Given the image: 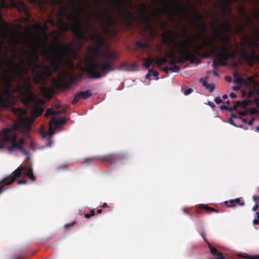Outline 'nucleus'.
I'll return each instance as SVG.
<instances>
[{
    "label": "nucleus",
    "instance_id": "obj_1",
    "mask_svg": "<svg viewBox=\"0 0 259 259\" xmlns=\"http://www.w3.org/2000/svg\"><path fill=\"white\" fill-rule=\"evenodd\" d=\"M61 14L63 16H67L68 20L73 21L71 28L76 37L80 40L88 41L90 39L94 41L96 47H91L90 51L97 57H102L101 61L89 62L85 64L84 71L89 75V77L99 79L105 76L108 73L115 70V61L118 59L119 55L110 50L102 53V48L105 50H108L109 48L104 37L98 34H89L88 38L85 33L91 28V26L89 23L84 22L79 14L67 15L63 11Z\"/></svg>",
    "mask_w": 259,
    "mask_h": 259
},
{
    "label": "nucleus",
    "instance_id": "obj_2",
    "mask_svg": "<svg viewBox=\"0 0 259 259\" xmlns=\"http://www.w3.org/2000/svg\"><path fill=\"white\" fill-rule=\"evenodd\" d=\"M30 47L31 52L23 49L22 51H19L18 54L20 56V59H22L25 55L27 56V67L28 69L31 68V72L34 74L33 81L35 83L39 84L46 77L52 76L53 73L57 72L62 66L64 60L68 61L70 67L73 69V63L70 57L76 54L74 48L70 44L58 45L59 49H56V54H54L52 48L41 50V55L46 58L50 65L38 62L39 58L37 53L39 51V47L34 44Z\"/></svg>",
    "mask_w": 259,
    "mask_h": 259
},
{
    "label": "nucleus",
    "instance_id": "obj_3",
    "mask_svg": "<svg viewBox=\"0 0 259 259\" xmlns=\"http://www.w3.org/2000/svg\"><path fill=\"white\" fill-rule=\"evenodd\" d=\"M203 17L202 14H197V16L195 17L196 21H199L201 23L202 34L199 35V38L203 39L204 41L194 48L193 53L196 57L197 56L203 58L213 57L217 54V47L214 45V39L206 37L207 27V25L202 21Z\"/></svg>",
    "mask_w": 259,
    "mask_h": 259
},
{
    "label": "nucleus",
    "instance_id": "obj_4",
    "mask_svg": "<svg viewBox=\"0 0 259 259\" xmlns=\"http://www.w3.org/2000/svg\"><path fill=\"white\" fill-rule=\"evenodd\" d=\"M20 125L18 123L4 128L1 132V136L4 141L11 142V145L8 147L9 152H11L16 150H20L21 147L25 143V140L21 138L18 142H17V133L19 131Z\"/></svg>",
    "mask_w": 259,
    "mask_h": 259
},
{
    "label": "nucleus",
    "instance_id": "obj_5",
    "mask_svg": "<svg viewBox=\"0 0 259 259\" xmlns=\"http://www.w3.org/2000/svg\"><path fill=\"white\" fill-rule=\"evenodd\" d=\"M175 49L178 50V53L181 55L177 59V63H184L186 61H189L191 63L199 64L200 60L195 57L193 52H191L188 49L189 46V42L186 40L179 41V44L177 42L172 40Z\"/></svg>",
    "mask_w": 259,
    "mask_h": 259
},
{
    "label": "nucleus",
    "instance_id": "obj_6",
    "mask_svg": "<svg viewBox=\"0 0 259 259\" xmlns=\"http://www.w3.org/2000/svg\"><path fill=\"white\" fill-rule=\"evenodd\" d=\"M23 173L28 177L32 182L35 181V177L33 174L32 167L25 168L22 166H19L10 176L6 178L0 182V194L3 192L4 186L14 183L16 179L19 178Z\"/></svg>",
    "mask_w": 259,
    "mask_h": 259
},
{
    "label": "nucleus",
    "instance_id": "obj_7",
    "mask_svg": "<svg viewBox=\"0 0 259 259\" xmlns=\"http://www.w3.org/2000/svg\"><path fill=\"white\" fill-rule=\"evenodd\" d=\"M258 41L257 40L256 42H252V47L254 49H251L249 52L245 47L240 48L241 59L250 66H252L256 62H259Z\"/></svg>",
    "mask_w": 259,
    "mask_h": 259
},
{
    "label": "nucleus",
    "instance_id": "obj_8",
    "mask_svg": "<svg viewBox=\"0 0 259 259\" xmlns=\"http://www.w3.org/2000/svg\"><path fill=\"white\" fill-rule=\"evenodd\" d=\"M63 73L64 76L59 78H53L52 82L57 89L68 90L76 83V77L64 67Z\"/></svg>",
    "mask_w": 259,
    "mask_h": 259
},
{
    "label": "nucleus",
    "instance_id": "obj_9",
    "mask_svg": "<svg viewBox=\"0 0 259 259\" xmlns=\"http://www.w3.org/2000/svg\"><path fill=\"white\" fill-rule=\"evenodd\" d=\"M126 155L123 153L110 154L100 157L101 161H107L111 164H114L119 161L126 159Z\"/></svg>",
    "mask_w": 259,
    "mask_h": 259
},
{
    "label": "nucleus",
    "instance_id": "obj_10",
    "mask_svg": "<svg viewBox=\"0 0 259 259\" xmlns=\"http://www.w3.org/2000/svg\"><path fill=\"white\" fill-rule=\"evenodd\" d=\"M213 27H217V29L213 31V33L214 34V37L212 38V39H214V41L217 40L218 38H220L222 36V33L220 32L221 30L224 32H230L231 30V25L228 20L220 25L218 26L217 25L213 24Z\"/></svg>",
    "mask_w": 259,
    "mask_h": 259
},
{
    "label": "nucleus",
    "instance_id": "obj_11",
    "mask_svg": "<svg viewBox=\"0 0 259 259\" xmlns=\"http://www.w3.org/2000/svg\"><path fill=\"white\" fill-rule=\"evenodd\" d=\"M96 17L99 18L102 23L106 26H110L113 23V20L111 16V12L108 8H106L103 12V15L101 16L98 13L95 12Z\"/></svg>",
    "mask_w": 259,
    "mask_h": 259
},
{
    "label": "nucleus",
    "instance_id": "obj_12",
    "mask_svg": "<svg viewBox=\"0 0 259 259\" xmlns=\"http://www.w3.org/2000/svg\"><path fill=\"white\" fill-rule=\"evenodd\" d=\"M221 51L218 52V55L224 60L227 61L230 58H234L236 56L235 53H230L231 47L228 45H222L220 48ZM218 50V48H217Z\"/></svg>",
    "mask_w": 259,
    "mask_h": 259
},
{
    "label": "nucleus",
    "instance_id": "obj_13",
    "mask_svg": "<svg viewBox=\"0 0 259 259\" xmlns=\"http://www.w3.org/2000/svg\"><path fill=\"white\" fill-rule=\"evenodd\" d=\"M66 121L65 118H61L59 120H57L55 117H53L51 121H50V132L48 133H44L42 134V137L44 138L47 137L49 135H52L53 134V130L52 129L53 125L55 126L56 127H58L63 124H65Z\"/></svg>",
    "mask_w": 259,
    "mask_h": 259
},
{
    "label": "nucleus",
    "instance_id": "obj_14",
    "mask_svg": "<svg viewBox=\"0 0 259 259\" xmlns=\"http://www.w3.org/2000/svg\"><path fill=\"white\" fill-rule=\"evenodd\" d=\"M233 77L234 82L240 86L244 84H248L249 81H254L253 78L251 77H248L246 79H243L240 76L237 71L234 72Z\"/></svg>",
    "mask_w": 259,
    "mask_h": 259
},
{
    "label": "nucleus",
    "instance_id": "obj_15",
    "mask_svg": "<svg viewBox=\"0 0 259 259\" xmlns=\"http://www.w3.org/2000/svg\"><path fill=\"white\" fill-rule=\"evenodd\" d=\"M92 95V93L90 90L79 92L74 96L72 101V104L75 105L80 99H87Z\"/></svg>",
    "mask_w": 259,
    "mask_h": 259
},
{
    "label": "nucleus",
    "instance_id": "obj_16",
    "mask_svg": "<svg viewBox=\"0 0 259 259\" xmlns=\"http://www.w3.org/2000/svg\"><path fill=\"white\" fill-rule=\"evenodd\" d=\"M0 37L6 38L7 36V29L9 28L8 23L4 21L3 17L0 14Z\"/></svg>",
    "mask_w": 259,
    "mask_h": 259
},
{
    "label": "nucleus",
    "instance_id": "obj_17",
    "mask_svg": "<svg viewBox=\"0 0 259 259\" xmlns=\"http://www.w3.org/2000/svg\"><path fill=\"white\" fill-rule=\"evenodd\" d=\"M225 204L227 207H232L236 206H243L245 202L241 198H238L235 199H231L229 201H226Z\"/></svg>",
    "mask_w": 259,
    "mask_h": 259
},
{
    "label": "nucleus",
    "instance_id": "obj_18",
    "mask_svg": "<svg viewBox=\"0 0 259 259\" xmlns=\"http://www.w3.org/2000/svg\"><path fill=\"white\" fill-rule=\"evenodd\" d=\"M213 57L212 66L214 69L217 68V66L218 65L221 66H227V61L224 60L221 57L218 55V54Z\"/></svg>",
    "mask_w": 259,
    "mask_h": 259
},
{
    "label": "nucleus",
    "instance_id": "obj_19",
    "mask_svg": "<svg viewBox=\"0 0 259 259\" xmlns=\"http://www.w3.org/2000/svg\"><path fill=\"white\" fill-rule=\"evenodd\" d=\"M170 4L177 12H182L185 13H187V8L186 7L180 4H176L174 0H170Z\"/></svg>",
    "mask_w": 259,
    "mask_h": 259
},
{
    "label": "nucleus",
    "instance_id": "obj_20",
    "mask_svg": "<svg viewBox=\"0 0 259 259\" xmlns=\"http://www.w3.org/2000/svg\"><path fill=\"white\" fill-rule=\"evenodd\" d=\"M201 209H204L209 212H219V210L209 207L207 204H200L199 208L196 209V212L198 213H201V210H200Z\"/></svg>",
    "mask_w": 259,
    "mask_h": 259
},
{
    "label": "nucleus",
    "instance_id": "obj_21",
    "mask_svg": "<svg viewBox=\"0 0 259 259\" xmlns=\"http://www.w3.org/2000/svg\"><path fill=\"white\" fill-rule=\"evenodd\" d=\"M155 63L154 59L151 57H149L144 60V66L146 68H149L153 63Z\"/></svg>",
    "mask_w": 259,
    "mask_h": 259
},
{
    "label": "nucleus",
    "instance_id": "obj_22",
    "mask_svg": "<svg viewBox=\"0 0 259 259\" xmlns=\"http://www.w3.org/2000/svg\"><path fill=\"white\" fill-rule=\"evenodd\" d=\"M137 64L134 63L133 64H128L126 63L122 64L120 66V69H124L125 70H130L133 68L137 67Z\"/></svg>",
    "mask_w": 259,
    "mask_h": 259
},
{
    "label": "nucleus",
    "instance_id": "obj_23",
    "mask_svg": "<svg viewBox=\"0 0 259 259\" xmlns=\"http://www.w3.org/2000/svg\"><path fill=\"white\" fill-rule=\"evenodd\" d=\"M44 111V109L39 107V106H36L35 107L33 111H32V114L35 117H39L41 115Z\"/></svg>",
    "mask_w": 259,
    "mask_h": 259
},
{
    "label": "nucleus",
    "instance_id": "obj_24",
    "mask_svg": "<svg viewBox=\"0 0 259 259\" xmlns=\"http://www.w3.org/2000/svg\"><path fill=\"white\" fill-rule=\"evenodd\" d=\"M136 46L137 48L140 49H145L149 48V44L147 40H145L142 42L140 41H137L136 42Z\"/></svg>",
    "mask_w": 259,
    "mask_h": 259
},
{
    "label": "nucleus",
    "instance_id": "obj_25",
    "mask_svg": "<svg viewBox=\"0 0 259 259\" xmlns=\"http://www.w3.org/2000/svg\"><path fill=\"white\" fill-rule=\"evenodd\" d=\"M167 62L168 60L166 57H162L160 58H157V60L155 61V64L159 67L161 65L164 64Z\"/></svg>",
    "mask_w": 259,
    "mask_h": 259
},
{
    "label": "nucleus",
    "instance_id": "obj_26",
    "mask_svg": "<svg viewBox=\"0 0 259 259\" xmlns=\"http://www.w3.org/2000/svg\"><path fill=\"white\" fill-rule=\"evenodd\" d=\"M241 12L242 14L245 16L247 19V23L248 25H251L252 24V18L249 17L248 15H247L246 13V12L244 11V10L243 8H240V9Z\"/></svg>",
    "mask_w": 259,
    "mask_h": 259
},
{
    "label": "nucleus",
    "instance_id": "obj_27",
    "mask_svg": "<svg viewBox=\"0 0 259 259\" xmlns=\"http://www.w3.org/2000/svg\"><path fill=\"white\" fill-rule=\"evenodd\" d=\"M95 161H101L100 157H91L87 158L84 160V162L87 163L92 162Z\"/></svg>",
    "mask_w": 259,
    "mask_h": 259
},
{
    "label": "nucleus",
    "instance_id": "obj_28",
    "mask_svg": "<svg viewBox=\"0 0 259 259\" xmlns=\"http://www.w3.org/2000/svg\"><path fill=\"white\" fill-rule=\"evenodd\" d=\"M60 113V112L55 111L52 109L49 108L47 109V110L46 111V116L57 115Z\"/></svg>",
    "mask_w": 259,
    "mask_h": 259
},
{
    "label": "nucleus",
    "instance_id": "obj_29",
    "mask_svg": "<svg viewBox=\"0 0 259 259\" xmlns=\"http://www.w3.org/2000/svg\"><path fill=\"white\" fill-rule=\"evenodd\" d=\"M20 41V38H13L11 39V40H10V42L11 43L12 45H13L14 46V48H13L14 51L16 50L15 47L19 44Z\"/></svg>",
    "mask_w": 259,
    "mask_h": 259
},
{
    "label": "nucleus",
    "instance_id": "obj_30",
    "mask_svg": "<svg viewBox=\"0 0 259 259\" xmlns=\"http://www.w3.org/2000/svg\"><path fill=\"white\" fill-rule=\"evenodd\" d=\"M203 84L209 90V92H212L215 89L214 84H205V82H203Z\"/></svg>",
    "mask_w": 259,
    "mask_h": 259
},
{
    "label": "nucleus",
    "instance_id": "obj_31",
    "mask_svg": "<svg viewBox=\"0 0 259 259\" xmlns=\"http://www.w3.org/2000/svg\"><path fill=\"white\" fill-rule=\"evenodd\" d=\"M148 71L150 73H151V75H152L155 76L156 80H158L159 79V77H158L159 74L157 71H155L154 70L153 68L149 69Z\"/></svg>",
    "mask_w": 259,
    "mask_h": 259
},
{
    "label": "nucleus",
    "instance_id": "obj_32",
    "mask_svg": "<svg viewBox=\"0 0 259 259\" xmlns=\"http://www.w3.org/2000/svg\"><path fill=\"white\" fill-rule=\"evenodd\" d=\"M180 70V68L176 65H173L172 67H170V71L173 72H178Z\"/></svg>",
    "mask_w": 259,
    "mask_h": 259
},
{
    "label": "nucleus",
    "instance_id": "obj_33",
    "mask_svg": "<svg viewBox=\"0 0 259 259\" xmlns=\"http://www.w3.org/2000/svg\"><path fill=\"white\" fill-rule=\"evenodd\" d=\"M222 38V40L224 42H228L230 41L229 37L226 34H222L220 38Z\"/></svg>",
    "mask_w": 259,
    "mask_h": 259
},
{
    "label": "nucleus",
    "instance_id": "obj_34",
    "mask_svg": "<svg viewBox=\"0 0 259 259\" xmlns=\"http://www.w3.org/2000/svg\"><path fill=\"white\" fill-rule=\"evenodd\" d=\"M165 57L169 58L170 59H173L176 57V56L174 52H171L170 53H167L165 54Z\"/></svg>",
    "mask_w": 259,
    "mask_h": 259
},
{
    "label": "nucleus",
    "instance_id": "obj_35",
    "mask_svg": "<svg viewBox=\"0 0 259 259\" xmlns=\"http://www.w3.org/2000/svg\"><path fill=\"white\" fill-rule=\"evenodd\" d=\"M250 82H253L254 84V91L256 94L259 96V83L257 84V83L254 80V81H249Z\"/></svg>",
    "mask_w": 259,
    "mask_h": 259
},
{
    "label": "nucleus",
    "instance_id": "obj_36",
    "mask_svg": "<svg viewBox=\"0 0 259 259\" xmlns=\"http://www.w3.org/2000/svg\"><path fill=\"white\" fill-rule=\"evenodd\" d=\"M60 23L62 27H63V29L64 30L66 31L69 29V25L65 23L63 20H61L60 21Z\"/></svg>",
    "mask_w": 259,
    "mask_h": 259
},
{
    "label": "nucleus",
    "instance_id": "obj_37",
    "mask_svg": "<svg viewBox=\"0 0 259 259\" xmlns=\"http://www.w3.org/2000/svg\"><path fill=\"white\" fill-rule=\"evenodd\" d=\"M67 167H68V164H66V163H64V164H62L60 165L58 167V169L59 170H64V169H65L67 168Z\"/></svg>",
    "mask_w": 259,
    "mask_h": 259
},
{
    "label": "nucleus",
    "instance_id": "obj_38",
    "mask_svg": "<svg viewBox=\"0 0 259 259\" xmlns=\"http://www.w3.org/2000/svg\"><path fill=\"white\" fill-rule=\"evenodd\" d=\"M244 29V26L243 25H238L237 27V33H241Z\"/></svg>",
    "mask_w": 259,
    "mask_h": 259
},
{
    "label": "nucleus",
    "instance_id": "obj_39",
    "mask_svg": "<svg viewBox=\"0 0 259 259\" xmlns=\"http://www.w3.org/2000/svg\"><path fill=\"white\" fill-rule=\"evenodd\" d=\"M75 222H73L71 223H68L64 226L65 229H68L70 227H73L75 225Z\"/></svg>",
    "mask_w": 259,
    "mask_h": 259
},
{
    "label": "nucleus",
    "instance_id": "obj_40",
    "mask_svg": "<svg viewBox=\"0 0 259 259\" xmlns=\"http://www.w3.org/2000/svg\"><path fill=\"white\" fill-rule=\"evenodd\" d=\"M150 8L149 6L146 4L145 3H142L141 4V9L143 12L145 11L146 9Z\"/></svg>",
    "mask_w": 259,
    "mask_h": 259
},
{
    "label": "nucleus",
    "instance_id": "obj_41",
    "mask_svg": "<svg viewBox=\"0 0 259 259\" xmlns=\"http://www.w3.org/2000/svg\"><path fill=\"white\" fill-rule=\"evenodd\" d=\"M4 47V49L6 50V53H8L9 52V48L7 46H4L3 42L0 41V52L2 51V48Z\"/></svg>",
    "mask_w": 259,
    "mask_h": 259
},
{
    "label": "nucleus",
    "instance_id": "obj_42",
    "mask_svg": "<svg viewBox=\"0 0 259 259\" xmlns=\"http://www.w3.org/2000/svg\"><path fill=\"white\" fill-rule=\"evenodd\" d=\"M258 112V110L256 108H251V109H250L249 110V113L250 114H256Z\"/></svg>",
    "mask_w": 259,
    "mask_h": 259
},
{
    "label": "nucleus",
    "instance_id": "obj_43",
    "mask_svg": "<svg viewBox=\"0 0 259 259\" xmlns=\"http://www.w3.org/2000/svg\"><path fill=\"white\" fill-rule=\"evenodd\" d=\"M169 64L171 65H175L176 63H177V60L176 59V57L174 58L173 59H171V60L168 61Z\"/></svg>",
    "mask_w": 259,
    "mask_h": 259
},
{
    "label": "nucleus",
    "instance_id": "obj_44",
    "mask_svg": "<svg viewBox=\"0 0 259 259\" xmlns=\"http://www.w3.org/2000/svg\"><path fill=\"white\" fill-rule=\"evenodd\" d=\"M162 4L163 5L164 9L168 10V3L167 0H162Z\"/></svg>",
    "mask_w": 259,
    "mask_h": 259
},
{
    "label": "nucleus",
    "instance_id": "obj_45",
    "mask_svg": "<svg viewBox=\"0 0 259 259\" xmlns=\"http://www.w3.org/2000/svg\"><path fill=\"white\" fill-rule=\"evenodd\" d=\"M200 235L203 238L204 241L208 244V242H209L206 239L204 233L203 231L200 232Z\"/></svg>",
    "mask_w": 259,
    "mask_h": 259
},
{
    "label": "nucleus",
    "instance_id": "obj_46",
    "mask_svg": "<svg viewBox=\"0 0 259 259\" xmlns=\"http://www.w3.org/2000/svg\"><path fill=\"white\" fill-rule=\"evenodd\" d=\"M228 122L231 125L234 126H237V125L234 122L233 119L232 117H229L228 119Z\"/></svg>",
    "mask_w": 259,
    "mask_h": 259
},
{
    "label": "nucleus",
    "instance_id": "obj_47",
    "mask_svg": "<svg viewBox=\"0 0 259 259\" xmlns=\"http://www.w3.org/2000/svg\"><path fill=\"white\" fill-rule=\"evenodd\" d=\"M214 102L219 104H220V103H222L223 102V101L222 100V99H221L220 97H216L215 99H214Z\"/></svg>",
    "mask_w": 259,
    "mask_h": 259
},
{
    "label": "nucleus",
    "instance_id": "obj_48",
    "mask_svg": "<svg viewBox=\"0 0 259 259\" xmlns=\"http://www.w3.org/2000/svg\"><path fill=\"white\" fill-rule=\"evenodd\" d=\"M163 37L167 39L172 40L170 34H163Z\"/></svg>",
    "mask_w": 259,
    "mask_h": 259
},
{
    "label": "nucleus",
    "instance_id": "obj_49",
    "mask_svg": "<svg viewBox=\"0 0 259 259\" xmlns=\"http://www.w3.org/2000/svg\"><path fill=\"white\" fill-rule=\"evenodd\" d=\"M19 151H20L23 154H24L25 155L28 154V152H27V150L25 148L22 147V146L21 147Z\"/></svg>",
    "mask_w": 259,
    "mask_h": 259
},
{
    "label": "nucleus",
    "instance_id": "obj_50",
    "mask_svg": "<svg viewBox=\"0 0 259 259\" xmlns=\"http://www.w3.org/2000/svg\"><path fill=\"white\" fill-rule=\"evenodd\" d=\"M192 89H189L185 91L184 95H186V96H187V95L190 94L192 93Z\"/></svg>",
    "mask_w": 259,
    "mask_h": 259
},
{
    "label": "nucleus",
    "instance_id": "obj_51",
    "mask_svg": "<svg viewBox=\"0 0 259 259\" xmlns=\"http://www.w3.org/2000/svg\"><path fill=\"white\" fill-rule=\"evenodd\" d=\"M18 184H19V185L25 184L27 183V181L25 180H20L18 181Z\"/></svg>",
    "mask_w": 259,
    "mask_h": 259
},
{
    "label": "nucleus",
    "instance_id": "obj_52",
    "mask_svg": "<svg viewBox=\"0 0 259 259\" xmlns=\"http://www.w3.org/2000/svg\"><path fill=\"white\" fill-rule=\"evenodd\" d=\"M162 70L166 73H168L169 71H170V67H165L162 69Z\"/></svg>",
    "mask_w": 259,
    "mask_h": 259
},
{
    "label": "nucleus",
    "instance_id": "obj_53",
    "mask_svg": "<svg viewBox=\"0 0 259 259\" xmlns=\"http://www.w3.org/2000/svg\"><path fill=\"white\" fill-rule=\"evenodd\" d=\"M255 118L252 117L251 120L247 122V123L249 125H252L254 121Z\"/></svg>",
    "mask_w": 259,
    "mask_h": 259
},
{
    "label": "nucleus",
    "instance_id": "obj_54",
    "mask_svg": "<svg viewBox=\"0 0 259 259\" xmlns=\"http://www.w3.org/2000/svg\"><path fill=\"white\" fill-rule=\"evenodd\" d=\"M208 105L210 106L211 108H214L215 107V105L213 104V102H211V101H209L208 102Z\"/></svg>",
    "mask_w": 259,
    "mask_h": 259
},
{
    "label": "nucleus",
    "instance_id": "obj_55",
    "mask_svg": "<svg viewBox=\"0 0 259 259\" xmlns=\"http://www.w3.org/2000/svg\"><path fill=\"white\" fill-rule=\"evenodd\" d=\"M240 87H241V86H240L239 85L234 86L233 87V90L234 91H238L240 89Z\"/></svg>",
    "mask_w": 259,
    "mask_h": 259
},
{
    "label": "nucleus",
    "instance_id": "obj_56",
    "mask_svg": "<svg viewBox=\"0 0 259 259\" xmlns=\"http://www.w3.org/2000/svg\"><path fill=\"white\" fill-rule=\"evenodd\" d=\"M220 109L222 110H227L228 109V107L226 105H222L220 107Z\"/></svg>",
    "mask_w": 259,
    "mask_h": 259
},
{
    "label": "nucleus",
    "instance_id": "obj_57",
    "mask_svg": "<svg viewBox=\"0 0 259 259\" xmlns=\"http://www.w3.org/2000/svg\"><path fill=\"white\" fill-rule=\"evenodd\" d=\"M85 9V7L81 5L80 7V8L79 9V12L81 13L82 12H84Z\"/></svg>",
    "mask_w": 259,
    "mask_h": 259
},
{
    "label": "nucleus",
    "instance_id": "obj_58",
    "mask_svg": "<svg viewBox=\"0 0 259 259\" xmlns=\"http://www.w3.org/2000/svg\"><path fill=\"white\" fill-rule=\"evenodd\" d=\"M258 207V205L257 204H256L255 205H254V206L252 207V211H255L257 210V208Z\"/></svg>",
    "mask_w": 259,
    "mask_h": 259
},
{
    "label": "nucleus",
    "instance_id": "obj_59",
    "mask_svg": "<svg viewBox=\"0 0 259 259\" xmlns=\"http://www.w3.org/2000/svg\"><path fill=\"white\" fill-rule=\"evenodd\" d=\"M239 114L242 116H245L247 114V112L246 111H240L239 112Z\"/></svg>",
    "mask_w": 259,
    "mask_h": 259
},
{
    "label": "nucleus",
    "instance_id": "obj_60",
    "mask_svg": "<svg viewBox=\"0 0 259 259\" xmlns=\"http://www.w3.org/2000/svg\"><path fill=\"white\" fill-rule=\"evenodd\" d=\"M230 96L232 98H235L237 97L236 95L235 94H234V93H230Z\"/></svg>",
    "mask_w": 259,
    "mask_h": 259
},
{
    "label": "nucleus",
    "instance_id": "obj_61",
    "mask_svg": "<svg viewBox=\"0 0 259 259\" xmlns=\"http://www.w3.org/2000/svg\"><path fill=\"white\" fill-rule=\"evenodd\" d=\"M245 257H246V258H250V257H248V256H246ZM250 258H252V259H259V255H254L252 257H250Z\"/></svg>",
    "mask_w": 259,
    "mask_h": 259
},
{
    "label": "nucleus",
    "instance_id": "obj_62",
    "mask_svg": "<svg viewBox=\"0 0 259 259\" xmlns=\"http://www.w3.org/2000/svg\"><path fill=\"white\" fill-rule=\"evenodd\" d=\"M92 216H94L95 214V209H93L90 210V213Z\"/></svg>",
    "mask_w": 259,
    "mask_h": 259
},
{
    "label": "nucleus",
    "instance_id": "obj_63",
    "mask_svg": "<svg viewBox=\"0 0 259 259\" xmlns=\"http://www.w3.org/2000/svg\"><path fill=\"white\" fill-rule=\"evenodd\" d=\"M253 199L254 201H257L259 200V196H254L253 197Z\"/></svg>",
    "mask_w": 259,
    "mask_h": 259
},
{
    "label": "nucleus",
    "instance_id": "obj_64",
    "mask_svg": "<svg viewBox=\"0 0 259 259\" xmlns=\"http://www.w3.org/2000/svg\"><path fill=\"white\" fill-rule=\"evenodd\" d=\"M256 40L259 41V31H257L256 35Z\"/></svg>",
    "mask_w": 259,
    "mask_h": 259
}]
</instances>
